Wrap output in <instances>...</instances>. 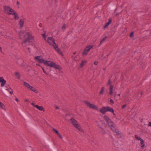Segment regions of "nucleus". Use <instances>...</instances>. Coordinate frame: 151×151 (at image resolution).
<instances>
[{
	"label": "nucleus",
	"mask_w": 151,
	"mask_h": 151,
	"mask_svg": "<svg viewBox=\"0 0 151 151\" xmlns=\"http://www.w3.org/2000/svg\"><path fill=\"white\" fill-rule=\"evenodd\" d=\"M104 119L105 120L108 125L110 127L113 131L118 134H119V130L116 128L115 125L112 122L107 116L105 115L104 117Z\"/></svg>",
	"instance_id": "obj_1"
},
{
	"label": "nucleus",
	"mask_w": 151,
	"mask_h": 151,
	"mask_svg": "<svg viewBox=\"0 0 151 151\" xmlns=\"http://www.w3.org/2000/svg\"><path fill=\"white\" fill-rule=\"evenodd\" d=\"M45 39L50 45H52L54 48L59 54L61 55H63V52L58 48L57 45L55 43L53 38H45Z\"/></svg>",
	"instance_id": "obj_2"
},
{
	"label": "nucleus",
	"mask_w": 151,
	"mask_h": 151,
	"mask_svg": "<svg viewBox=\"0 0 151 151\" xmlns=\"http://www.w3.org/2000/svg\"><path fill=\"white\" fill-rule=\"evenodd\" d=\"M44 64L46 66L53 68L59 70H60L62 69L60 65L51 61L45 60Z\"/></svg>",
	"instance_id": "obj_3"
},
{
	"label": "nucleus",
	"mask_w": 151,
	"mask_h": 151,
	"mask_svg": "<svg viewBox=\"0 0 151 151\" xmlns=\"http://www.w3.org/2000/svg\"><path fill=\"white\" fill-rule=\"evenodd\" d=\"M70 121L73 126L76 128L79 131L83 132L84 130L81 127V125L78 123V122L74 119L72 118L70 119Z\"/></svg>",
	"instance_id": "obj_4"
},
{
	"label": "nucleus",
	"mask_w": 151,
	"mask_h": 151,
	"mask_svg": "<svg viewBox=\"0 0 151 151\" xmlns=\"http://www.w3.org/2000/svg\"><path fill=\"white\" fill-rule=\"evenodd\" d=\"M99 111L101 113L103 114H105L106 112L110 111L114 115H115V114L114 113V110L109 106H103L99 109Z\"/></svg>",
	"instance_id": "obj_5"
},
{
	"label": "nucleus",
	"mask_w": 151,
	"mask_h": 151,
	"mask_svg": "<svg viewBox=\"0 0 151 151\" xmlns=\"http://www.w3.org/2000/svg\"><path fill=\"white\" fill-rule=\"evenodd\" d=\"M23 85L28 89L36 93H38V91L34 87L31 86L29 83L25 81L23 82Z\"/></svg>",
	"instance_id": "obj_6"
},
{
	"label": "nucleus",
	"mask_w": 151,
	"mask_h": 151,
	"mask_svg": "<svg viewBox=\"0 0 151 151\" xmlns=\"http://www.w3.org/2000/svg\"><path fill=\"white\" fill-rule=\"evenodd\" d=\"M4 11L7 14L11 15L14 11L12 8L7 6H5L4 7Z\"/></svg>",
	"instance_id": "obj_7"
},
{
	"label": "nucleus",
	"mask_w": 151,
	"mask_h": 151,
	"mask_svg": "<svg viewBox=\"0 0 151 151\" xmlns=\"http://www.w3.org/2000/svg\"><path fill=\"white\" fill-rule=\"evenodd\" d=\"M19 35L20 37L25 38H30L33 37L29 33L23 31H20L19 33Z\"/></svg>",
	"instance_id": "obj_8"
},
{
	"label": "nucleus",
	"mask_w": 151,
	"mask_h": 151,
	"mask_svg": "<svg viewBox=\"0 0 151 151\" xmlns=\"http://www.w3.org/2000/svg\"><path fill=\"white\" fill-rule=\"evenodd\" d=\"M33 38H26L22 43V45L23 46H26L27 45H30L32 44L31 42Z\"/></svg>",
	"instance_id": "obj_9"
},
{
	"label": "nucleus",
	"mask_w": 151,
	"mask_h": 151,
	"mask_svg": "<svg viewBox=\"0 0 151 151\" xmlns=\"http://www.w3.org/2000/svg\"><path fill=\"white\" fill-rule=\"evenodd\" d=\"M93 47L92 45H89L87 46L85 48L83 52V55H87L90 49Z\"/></svg>",
	"instance_id": "obj_10"
},
{
	"label": "nucleus",
	"mask_w": 151,
	"mask_h": 151,
	"mask_svg": "<svg viewBox=\"0 0 151 151\" xmlns=\"http://www.w3.org/2000/svg\"><path fill=\"white\" fill-rule=\"evenodd\" d=\"M35 59L36 61L40 63H43L44 64L45 60L43 59L41 56H38L35 57Z\"/></svg>",
	"instance_id": "obj_11"
},
{
	"label": "nucleus",
	"mask_w": 151,
	"mask_h": 151,
	"mask_svg": "<svg viewBox=\"0 0 151 151\" xmlns=\"http://www.w3.org/2000/svg\"><path fill=\"white\" fill-rule=\"evenodd\" d=\"M86 104L90 108H93L97 111L99 110L98 108L94 104H91L87 101L86 102Z\"/></svg>",
	"instance_id": "obj_12"
},
{
	"label": "nucleus",
	"mask_w": 151,
	"mask_h": 151,
	"mask_svg": "<svg viewBox=\"0 0 151 151\" xmlns=\"http://www.w3.org/2000/svg\"><path fill=\"white\" fill-rule=\"evenodd\" d=\"M31 104L34 107L36 108L37 109L40 110V111H45V109L42 106H38L37 105H35V104L34 103H32Z\"/></svg>",
	"instance_id": "obj_13"
},
{
	"label": "nucleus",
	"mask_w": 151,
	"mask_h": 151,
	"mask_svg": "<svg viewBox=\"0 0 151 151\" xmlns=\"http://www.w3.org/2000/svg\"><path fill=\"white\" fill-rule=\"evenodd\" d=\"M52 130L58 136L60 139H63V136L57 129L54 128H52Z\"/></svg>",
	"instance_id": "obj_14"
},
{
	"label": "nucleus",
	"mask_w": 151,
	"mask_h": 151,
	"mask_svg": "<svg viewBox=\"0 0 151 151\" xmlns=\"http://www.w3.org/2000/svg\"><path fill=\"white\" fill-rule=\"evenodd\" d=\"M87 60L85 59H82L80 63V67L81 68H83L86 64Z\"/></svg>",
	"instance_id": "obj_15"
},
{
	"label": "nucleus",
	"mask_w": 151,
	"mask_h": 151,
	"mask_svg": "<svg viewBox=\"0 0 151 151\" xmlns=\"http://www.w3.org/2000/svg\"><path fill=\"white\" fill-rule=\"evenodd\" d=\"M6 81L4 79L3 77H0V83H1V87H3L5 84Z\"/></svg>",
	"instance_id": "obj_16"
},
{
	"label": "nucleus",
	"mask_w": 151,
	"mask_h": 151,
	"mask_svg": "<svg viewBox=\"0 0 151 151\" xmlns=\"http://www.w3.org/2000/svg\"><path fill=\"white\" fill-rule=\"evenodd\" d=\"M11 15H12L14 16V18L15 20H18L19 19L18 14L14 11V12H13L12 14Z\"/></svg>",
	"instance_id": "obj_17"
},
{
	"label": "nucleus",
	"mask_w": 151,
	"mask_h": 151,
	"mask_svg": "<svg viewBox=\"0 0 151 151\" xmlns=\"http://www.w3.org/2000/svg\"><path fill=\"white\" fill-rule=\"evenodd\" d=\"M0 108L3 110L5 111H6V109L5 105L0 101Z\"/></svg>",
	"instance_id": "obj_18"
},
{
	"label": "nucleus",
	"mask_w": 151,
	"mask_h": 151,
	"mask_svg": "<svg viewBox=\"0 0 151 151\" xmlns=\"http://www.w3.org/2000/svg\"><path fill=\"white\" fill-rule=\"evenodd\" d=\"M105 91V88L104 87H102L100 91L99 92V94L100 95H102L104 94Z\"/></svg>",
	"instance_id": "obj_19"
},
{
	"label": "nucleus",
	"mask_w": 151,
	"mask_h": 151,
	"mask_svg": "<svg viewBox=\"0 0 151 151\" xmlns=\"http://www.w3.org/2000/svg\"><path fill=\"white\" fill-rule=\"evenodd\" d=\"M113 88L114 86L112 85H111L109 88V93L111 95H112L113 94Z\"/></svg>",
	"instance_id": "obj_20"
},
{
	"label": "nucleus",
	"mask_w": 151,
	"mask_h": 151,
	"mask_svg": "<svg viewBox=\"0 0 151 151\" xmlns=\"http://www.w3.org/2000/svg\"><path fill=\"white\" fill-rule=\"evenodd\" d=\"M112 20L111 19H109L108 22L106 23L105 25L104 26V28H107L108 26L111 23Z\"/></svg>",
	"instance_id": "obj_21"
},
{
	"label": "nucleus",
	"mask_w": 151,
	"mask_h": 151,
	"mask_svg": "<svg viewBox=\"0 0 151 151\" xmlns=\"http://www.w3.org/2000/svg\"><path fill=\"white\" fill-rule=\"evenodd\" d=\"M140 141V143L141 145V148H143L145 147V144L144 143V141L143 139H142V140H141Z\"/></svg>",
	"instance_id": "obj_22"
},
{
	"label": "nucleus",
	"mask_w": 151,
	"mask_h": 151,
	"mask_svg": "<svg viewBox=\"0 0 151 151\" xmlns=\"http://www.w3.org/2000/svg\"><path fill=\"white\" fill-rule=\"evenodd\" d=\"M42 35L44 38L49 37L48 33L46 32H45L43 34H42Z\"/></svg>",
	"instance_id": "obj_23"
},
{
	"label": "nucleus",
	"mask_w": 151,
	"mask_h": 151,
	"mask_svg": "<svg viewBox=\"0 0 151 151\" xmlns=\"http://www.w3.org/2000/svg\"><path fill=\"white\" fill-rule=\"evenodd\" d=\"M8 92L11 94H13V91L12 89L11 88H6V89Z\"/></svg>",
	"instance_id": "obj_24"
},
{
	"label": "nucleus",
	"mask_w": 151,
	"mask_h": 151,
	"mask_svg": "<svg viewBox=\"0 0 151 151\" xmlns=\"http://www.w3.org/2000/svg\"><path fill=\"white\" fill-rule=\"evenodd\" d=\"M24 21L23 19H21L19 21V24L21 27H22L24 25Z\"/></svg>",
	"instance_id": "obj_25"
},
{
	"label": "nucleus",
	"mask_w": 151,
	"mask_h": 151,
	"mask_svg": "<svg viewBox=\"0 0 151 151\" xmlns=\"http://www.w3.org/2000/svg\"><path fill=\"white\" fill-rule=\"evenodd\" d=\"M15 75L16 77L18 78V79H19L20 77V76L19 74L17 72H16L15 73Z\"/></svg>",
	"instance_id": "obj_26"
},
{
	"label": "nucleus",
	"mask_w": 151,
	"mask_h": 151,
	"mask_svg": "<svg viewBox=\"0 0 151 151\" xmlns=\"http://www.w3.org/2000/svg\"><path fill=\"white\" fill-rule=\"evenodd\" d=\"M74 60L75 61L78 60L79 59V57L78 55H77L75 57L73 58Z\"/></svg>",
	"instance_id": "obj_27"
},
{
	"label": "nucleus",
	"mask_w": 151,
	"mask_h": 151,
	"mask_svg": "<svg viewBox=\"0 0 151 151\" xmlns=\"http://www.w3.org/2000/svg\"><path fill=\"white\" fill-rule=\"evenodd\" d=\"M65 28H66V25H65V24H63L62 26L61 27V29L63 31H64L65 30Z\"/></svg>",
	"instance_id": "obj_28"
},
{
	"label": "nucleus",
	"mask_w": 151,
	"mask_h": 151,
	"mask_svg": "<svg viewBox=\"0 0 151 151\" xmlns=\"http://www.w3.org/2000/svg\"><path fill=\"white\" fill-rule=\"evenodd\" d=\"M135 138H136L138 140L140 141L141 140H142V139L139 137H138L137 135H135Z\"/></svg>",
	"instance_id": "obj_29"
},
{
	"label": "nucleus",
	"mask_w": 151,
	"mask_h": 151,
	"mask_svg": "<svg viewBox=\"0 0 151 151\" xmlns=\"http://www.w3.org/2000/svg\"><path fill=\"white\" fill-rule=\"evenodd\" d=\"M41 68L42 69V70H43V72L46 75H48V74L46 72V71L44 69V68L42 67V66H41Z\"/></svg>",
	"instance_id": "obj_30"
},
{
	"label": "nucleus",
	"mask_w": 151,
	"mask_h": 151,
	"mask_svg": "<svg viewBox=\"0 0 151 151\" xmlns=\"http://www.w3.org/2000/svg\"><path fill=\"white\" fill-rule=\"evenodd\" d=\"M130 37H134V33L133 32H132L130 35Z\"/></svg>",
	"instance_id": "obj_31"
},
{
	"label": "nucleus",
	"mask_w": 151,
	"mask_h": 151,
	"mask_svg": "<svg viewBox=\"0 0 151 151\" xmlns=\"http://www.w3.org/2000/svg\"><path fill=\"white\" fill-rule=\"evenodd\" d=\"M106 40V38H103V39L101 41L100 44H102Z\"/></svg>",
	"instance_id": "obj_32"
},
{
	"label": "nucleus",
	"mask_w": 151,
	"mask_h": 151,
	"mask_svg": "<svg viewBox=\"0 0 151 151\" xmlns=\"http://www.w3.org/2000/svg\"><path fill=\"white\" fill-rule=\"evenodd\" d=\"M98 61H95L94 62V64H95V65H97V64H98Z\"/></svg>",
	"instance_id": "obj_33"
},
{
	"label": "nucleus",
	"mask_w": 151,
	"mask_h": 151,
	"mask_svg": "<svg viewBox=\"0 0 151 151\" xmlns=\"http://www.w3.org/2000/svg\"><path fill=\"white\" fill-rule=\"evenodd\" d=\"M55 109H59V106H58L56 105H55Z\"/></svg>",
	"instance_id": "obj_34"
},
{
	"label": "nucleus",
	"mask_w": 151,
	"mask_h": 151,
	"mask_svg": "<svg viewBox=\"0 0 151 151\" xmlns=\"http://www.w3.org/2000/svg\"><path fill=\"white\" fill-rule=\"evenodd\" d=\"M15 101H17V102H19V99L17 98H16L15 99Z\"/></svg>",
	"instance_id": "obj_35"
},
{
	"label": "nucleus",
	"mask_w": 151,
	"mask_h": 151,
	"mask_svg": "<svg viewBox=\"0 0 151 151\" xmlns=\"http://www.w3.org/2000/svg\"><path fill=\"white\" fill-rule=\"evenodd\" d=\"M126 105H123V106H122V109H124L125 107H126Z\"/></svg>",
	"instance_id": "obj_36"
},
{
	"label": "nucleus",
	"mask_w": 151,
	"mask_h": 151,
	"mask_svg": "<svg viewBox=\"0 0 151 151\" xmlns=\"http://www.w3.org/2000/svg\"><path fill=\"white\" fill-rule=\"evenodd\" d=\"M110 102L111 103H114V101L113 100H112L111 99L110 100Z\"/></svg>",
	"instance_id": "obj_37"
},
{
	"label": "nucleus",
	"mask_w": 151,
	"mask_h": 151,
	"mask_svg": "<svg viewBox=\"0 0 151 151\" xmlns=\"http://www.w3.org/2000/svg\"><path fill=\"white\" fill-rule=\"evenodd\" d=\"M108 85H110L111 84V82L110 81H109L108 82Z\"/></svg>",
	"instance_id": "obj_38"
},
{
	"label": "nucleus",
	"mask_w": 151,
	"mask_h": 151,
	"mask_svg": "<svg viewBox=\"0 0 151 151\" xmlns=\"http://www.w3.org/2000/svg\"><path fill=\"white\" fill-rule=\"evenodd\" d=\"M148 125L149 126L151 127V122H149Z\"/></svg>",
	"instance_id": "obj_39"
},
{
	"label": "nucleus",
	"mask_w": 151,
	"mask_h": 151,
	"mask_svg": "<svg viewBox=\"0 0 151 151\" xmlns=\"http://www.w3.org/2000/svg\"><path fill=\"white\" fill-rule=\"evenodd\" d=\"M36 65H37V66H40L41 67V66L39 64H38V63L36 64Z\"/></svg>",
	"instance_id": "obj_40"
},
{
	"label": "nucleus",
	"mask_w": 151,
	"mask_h": 151,
	"mask_svg": "<svg viewBox=\"0 0 151 151\" xmlns=\"http://www.w3.org/2000/svg\"><path fill=\"white\" fill-rule=\"evenodd\" d=\"M125 101L126 102H127L128 101V100H127L126 99H125Z\"/></svg>",
	"instance_id": "obj_41"
},
{
	"label": "nucleus",
	"mask_w": 151,
	"mask_h": 151,
	"mask_svg": "<svg viewBox=\"0 0 151 151\" xmlns=\"http://www.w3.org/2000/svg\"><path fill=\"white\" fill-rule=\"evenodd\" d=\"M0 52H2V49L1 47H0Z\"/></svg>",
	"instance_id": "obj_42"
},
{
	"label": "nucleus",
	"mask_w": 151,
	"mask_h": 151,
	"mask_svg": "<svg viewBox=\"0 0 151 151\" xmlns=\"http://www.w3.org/2000/svg\"><path fill=\"white\" fill-rule=\"evenodd\" d=\"M17 3L18 5H19V2L18 1H17Z\"/></svg>",
	"instance_id": "obj_43"
},
{
	"label": "nucleus",
	"mask_w": 151,
	"mask_h": 151,
	"mask_svg": "<svg viewBox=\"0 0 151 151\" xmlns=\"http://www.w3.org/2000/svg\"><path fill=\"white\" fill-rule=\"evenodd\" d=\"M76 53V52H74L73 53V55H75Z\"/></svg>",
	"instance_id": "obj_44"
},
{
	"label": "nucleus",
	"mask_w": 151,
	"mask_h": 151,
	"mask_svg": "<svg viewBox=\"0 0 151 151\" xmlns=\"http://www.w3.org/2000/svg\"><path fill=\"white\" fill-rule=\"evenodd\" d=\"M96 125L98 126L99 127H100L98 124H96Z\"/></svg>",
	"instance_id": "obj_45"
},
{
	"label": "nucleus",
	"mask_w": 151,
	"mask_h": 151,
	"mask_svg": "<svg viewBox=\"0 0 151 151\" xmlns=\"http://www.w3.org/2000/svg\"><path fill=\"white\" fill-rule=\"evenodd\" d=\"M120 94H118V96H120Z\"/></svg>",
	"instance_id": "obj_46"
},
{
	"label": "nucleus",
	"mask_w": 151,
	"mask_h": 151,
	"mask_svg": "<svg viewBox=\"0 0 151 151\" xmlns=\"http://www.w3.org/2000/svg\"><path fill=\"white\" fill-rule=\"evenodd\" d=\"M103 69H104V70H105V68H103Z\"/></svg>",
	"instance_id": "obj_47"
},
{
	"label": "nucleus",
	"mask_w": 151,
	"mask_h": 151,
	"mask_svg": "<svg viewBox=\"0 0 151 151\" xmlns=\"http://www.w3.org/2000/svg\"><path fill=\"white\" fill-rule=\"evenodd\" d=\"M142 93H141V95H142Z\"/></svg>",
	"instance_id": "obj_48"
}]
</instances>
